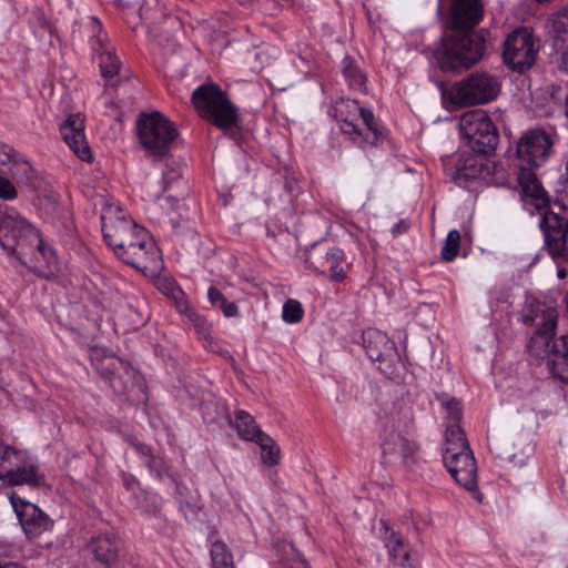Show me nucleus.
Segmentation results:
<instances>
[{
    "label": "nucleus",
    "instance_id": "obj_1",
    "mask_svg": "<svg viewBox=\"0 0 568 568\" xmlns=\"http://www.w3.org/2000/svg\"><path fill=\"white\" fill-rule=\"evenodd\" d=\"M484 14L481 0H453L452 31L442 38L433 55L444 72H460L480 61L485 40L473 29Z\"/></svg>",
    "mask_w": 568,
    "mask_h": 568
},
{
    "label": "nucleus",
    "instance_id": "obj_2",
    "mask_svg": "<svg viewBox=\"0 0 568 568\" xmlns=\"http://www.w3.org/2000/svg\"><path fill=\"white\" fill-rule=\"evenodd\" d=\"M0 245L33 268L50 266L54 261L53 252L45 246L38 230L17 213H6L1 217Z\"/></svg>",
    "mask_w": 568,
    "mask_h": 568
},
{
    "label": "nucleus",
    "instance_id": "obj_3",
    "mask_svg": "<svg viewBox=\"0 0 568 568\" xmlns=\"http://www.w3.org/2000/svg\"><path fill=\"white\" fill-rule=\"evenodd\" d=\"M443 460L455 481L471 491L477 488V464L474 454L458 425L448 426L445 432Z\"/></svg>",
    "mask_w": 568,
    "mask_h": 568
},
{
    "label": "nucleus",
    "instance_id": "obj_4",
    "mask_svg": "<svg viewBox=\"0 0 568 568\" xmlns=\"http://www.w3.org/2000/svg\"><path fill=\"white\" fill-rule=\"evenodd\" d=\"M135 130L140 145L154 161L170 155L179 135L175 124L158 111L141 113Z\"/></svg>",
    "mask_w": 568,
    "mask_h": 568
},
{
    "label": "nucleus",
    "instance_id": "obj_5",
    "mask_svg": "<svg viewBox=\"0 0 568 568\" xmlns=\"http://www.w3.org/2000/svg\"><path fill=\"white\" fill-rule=\"evenodd\" d=\"M191 100L200 116L220 130L229 131L237 126V108L219 85L213 83L200 85L193 91Z\"/></svg>",
    "mask_w": 568,
    "mask_h": 568
},
{
    "label": "nucleus",
    "instance_id": "obj_6",
    "mask_svg": "<svg viewBox=\"0 0 568 568\" xmlns=\"http://www.w3.org/2000/svg\"><path fill=\"white\" fill-rule=\"evenodd\" d=\"M379 438L383 464L399 468L415 464L419 447L413 438L396 429L394 418L384 419Z\"/></svg>",
    "mask_w": 568,
    "mask_h": 568
},
{
    "label": "nucleus",
    "instance_id": "obj_7",
    "mask_svg": "<svg viewBox=\"0 0 568 568\" xmlns=\"http://www.w3.org/2000/svg\"><path fill=\"white\" fill-rule=\"evenodd\" d=\"M500 92L498 79L487 72H474L457 82L449 97L454 104L468 106L484 104L495 100Z\"/></svg>",
    "mask_w": 568,
    "mask_h": 568
},
{
    "label": "nucleus",
    "instance_id": "obj_8",
    "mask_svg": "<svg viewBox=\"0 0 568 568\" xmlns=\"http://www.w3.org/2000/svg\"><path fill=\"white\" fill-rule=\"evenodd\" d=\"M459 129L468 146L475 153H491L499 141L495 124L483 110L466 112L459 120Z\"/></svg>",
    "mask_w": 568,
    "mask_h": 568
},
{
    "label": "nucleus",
    "instance_id": "obj_9",
    "mask_svg": "<svg viewBox=\"0 0 568 568\" xmlns=\"http://www.w3.org/2000/svg\"><path fill=\"white\" fill-rule=\"evenodd\" d=\"M538 50L532 31L520 27L505 39L503 58L511 70L524 72L534 65Z\"/></svg>",
    "mask_w": 568,
    "mask_h": 568
},
{
    "label": "nucleus",
    "instance_id": "obj_10",
    "mask_svg": "<svg viewBox=\"0 0 568 568\" xmlns=\"http://www.w3.org/2000/svg\"><path fill=\"white\" fill-rule=\"evenodd\" d=\"M6 450V459L8 467L1 468L3 474V485L19 486L28 485L39 487L44 481V475L39 471L38 465L32 460L27 452L17 450L16 448L2 443Z\"/></svg>",
    "mask_w": 568,
    "mask_h": 568
},
{
    "label": "nucleus",
    "instance_id": "obj_11",
    "mask_svg": "<svg viewBox=\"0 0 568 568\" xmlns=\"http://www.w3.org/2000/svg\"><path fill=\"white\" fill-rule=\"evenodd\" d=\"M146 232L134 221L126 219L121 210L102 215L103 237L116 255L118 251L134 248L133 243L141 241L142 233Z\"/></svg>",
    "mask_w": 568,
    "mask_h": 568
},
{
    "label": "nucleus",
    "instance_id": "obj_12",
    "mask_svg": "<svg viewBox=\"0 0 568 568\" xmlns=\"http://www.w3.org/2000/svg\"><path fill=\"white\" fill-rule=\"evenodd\" d=\"M112 367L101 369V376L110 383L113 392L130 402H140L145 388L142 376L131 365L115 359Z\"/></svg>",
    "mask_w": 568,
    "mask_h": 568
},
{
    "label": "nucleus",
    "instance_id": "obj_13",
    "mask_svg": "<svg viewBox=\"0 0 568 568\" xmlns=\"http://www.w3.org/2000/svg\"><path fill=\"white\" fill-rule=\"evenodd\" d=\"M552 143L550 135L542 130L525 133L517 143L518 168L534 169L542 165L550 154Z\"/></svg>",
    "mask_w": 568,
    "mask_h": 568
},
{
    "label": "nucleus",
    "instance_id": "obj_14",
    "mask_svg": "<svg viewBox=\"0 0 568 568\" xmlns=\"http://www.w3.org/2000/svg\"><path fill=\"white\" fill-rule=\"evenodd\" d=\"M10 503L29 540H37L52 529L53 520L37 505L21 498L17 494L10 496Z\"/></svg>",
    "mask_w": 568,
    "mask_h": 568
},
{
    "label": "nucleus",
    "instance_id": "obj_15",
    "mask_svg": "<svg viewBox=\"0 0 568 568\" xmlns=\"http://www.w3.org/2000/svg\"><path fill=\"white\" fill-rule=\"evenodd\" d=\"M362 337L367 356L373 362H379L378 368L382 373L392 375L395 372V365L399 362L395 344L378 329H367Z\"/></svg>",
    "mask_w": 568,
    "mask_h": 568
},
{
    "label": "nucleus",
    "instance_id": "obj_16",
    "mask_svg": "<svg viewBox=\"0 0 568 568\" xmlns=\"http://www.w3.org/2000/svg\"><path fill=\"white\" fill-rule=\"evenodd\" d=\"M140 240L133 243L134 248L118 251V257L143 273L159 272L162 268V258L155 242L148 232L142 233Z\"/></svg>",
    "mask_w": 568,
    "mask_h": 568
},
{
    "label": "nucleus",
    "instance_id": "obj_17",
    "mask_svg": "<svg viewBox=\"0 0 568 568\" xmlns=\"http://www.w3.org/2000/svg\"><path fill=\"white\" fill-rule=\"evenodd\" d=\"M517 182L523 204L530 213L548 207L549 196L532 169L519 166Z\"/></svg>",
    "mask_w": 568,
    "mask_h": 568
},
{
    "label": "nucleus",
    "instance_id": "obj_18",
    "mask_svg": "<svg viewBox=\"0 0 568 568\" xmlns=\"http://www.w3.org/2000/svg\"><path fill=\"white\" fill-rule=\"evenodd\" d=\"M546 247L552 258H562L567 255L568 222L552 212H546L540 221Z\"/></svg>",
    "mask_w": 568,
    "mask_h": 568
},
{
    "label": "nucleus",
    "instance_id": "obj_19",
    "mask_svg": "<svg viewBox=\"0 0 568 568\" xmlns=\"http://www.w3.org/2000/svg\"><path fill=\"white\" fill-rule=\"evenodd\" d=\"M60 132L74 154L82 161L91 160V150L84 134V119L80 114H71L60 125Z\"/></svg>",
    "mask_w": 568,
    "mask_h": 568
},
{
    "label": "nucleus",
    "instance_id": "obj_20",
    "mask_svg": "<svg viewBox=\"0 0 568 568\" xmlns=\"http://www.w3.org/2000/svg\"><path fill=\"white\" fill-rule=\"evenodd\" d=\"M544 347L547 365L552 375L561 382L568 383V335L546 342Z\"/></svg>",
    "mask_w": 568,
    "mask_h": 568
},
{
    "label": "nucleus",
    "instance_id": "obj_21",
    "mask_svg": "<svg viewBox=\"0 0 568 568\" xmlns=\"http://www.w3.org/2000/svg\"><path fill=\"white\" fill-rule=\"evenodd\" d=\"M344 108L352 109L353 110V118H345L343 119L344 124L342 126V131L346 134H355V135H362V130L358 129L356 121L362 120L363 124L366 126V129H372L374 126V114L371 110H367L365 108H362L356 100H342L336 108V111L339 115L344 114Z\"/></svg>",
    "mask_w": 568,
    "mask_h": 568
},
{
    "label": "nucleus",
    "instance_id": "obj_22",
    "mask_svg": "<svg viewBox=\"0 0 568 568\" xmlns=\"http://www.w3.org/2000/svg\"><path fill=\"white\" fill-rule=\"evenodd\" d=\"M88 550L97 561L110 568L118 561L120 541L112 535H100L91 539Z\"/></svg>",
    "mask_w": 568,
    "mask_h": 568
},
{
    "label": "nucleus",
    "instance_id": "obj_23",
    "mask_svg": "<svg viewBox=\"0 0 568 568\" xmlns=\"http://www.w3.org/2000/svg\"><path fill=\"white\" fill-rule=\"evenodd\" d=\"M479 153H463L456 162L455 180H474L481 175L484 171V158Z\"/></svg>",
    "mask_w": 568,
    "mask_h": 568
},
{
    "label": "nucleus",
    "instance_id": "obj_24",
    "mask_svg": "<svg viewBox=\"0 0 568 568\" xmlns=\"http://www.w3.org/2000/svg\"><path fill=\"white\" fill-rule=\"evenodd\" d=\"M389 557L397 568H414L407 545L394 531L386 539Z\"/></svg>",
    "mask_w": 568,
    "mask_h": 568
},
{
    "label": "nucleus",
    "instance_id": "obj_25",
    "mask_svg": "<svg viewBox=\"0 0 568 568\" xmlns=\"http://www.w3.org/2000/svg\"><path fill=\"white\" fill-rule=\"evenodd\" d=\"M173 298L176 301V308L181 314H184L195 326L199 333L207 339L209 336V323L205 318L199 315L189 303L183 300V292L179 288H172L171 291Z\"/></svg>",
    "mask_w": 568,
    "mask_h": 568
},
{
    "label": "nucleus",
    "instance_id": "obj_26",
    "mask_svg": "<svg viewBox=\"0 0 568 568\" xmlns=\"http://www.w3.org/2000/svg\"><path fill=\"white\" fill-rule=\"evenodd\" d=\"M234 426L240 438L247 442H256L265 433L256 425L252 415L244 410H239L235 416Z\"/></svg>",
    "mask_w": 568,
    "mask_h": 568
},
{
    "label": "nucleus",
    "instance_id": "obj_27",
    "mask_svg": "<svg viewBox=\"0 0 568 568\" xmlns=\"http://www.w3.org/2000/svg\"><path fill=\"white\" fill-rule=\"evenodd\" d=\"M210 552L213 568H235L233 555L223 541H214Z\"/></svg>",
    "mask_w": 568,
    "mask_h": 568
},
{
    "label": "nucleus",
    "instance_id": "obj_28",
    "mask_svg": "<svg viewBox=\"0 0 568 568\" xmlns=\"http://www.w3.org/2000/svg\"><path fill=\"white\" fill-rule=\"evenodd\" d=\"M255 443L261 447V457L265 465L273 466L278 463L280 447L276 445L272 437H270L267 434H264Z\"/></svg>",
    "mask_w": 568,
    "mask_h": 568
},
{
    "label": "nucleus",
    "instance_id": "obj_29",
    "mask_svg": "<svg viewBox=\"0 0 568 568\" xmlns=\"http://www.w3.org/2000/svg\"><path fill=\"white\" fill-rule=\"evenodd\" d=\"M209 301L215 307H219L226 317H234L239 314L237 305L234 302H227L220 290L211 286L207 291Z\"/></svg>",
    "mask_w": 568,
    "mask_h": 568
},
{
    "label": "nucleus",
    "instance_id": "obj_30",
    "mask_svg": "<svg viewBox=\"0 0 568 568\" xmlns=\"http://www.w3.org/2000/svg\"><path fill=\"white\" fill-rule=\"evenodd\" d=\"M343 73L352 89L357 91H365L366 78L361 72V70L347 58L343 61Z\"/></svg>",
    "mask_w": 568,
    "mask_h": 568
},
{
    "label": "nucleus",
    "instance_id": "obj_31",
    "mask_svg": "<svg viewBox=\"0 0 568 568\" xmlns=\"http://www.w3.org/2000/svg\"><path fill=\"white\" fill-rule=\"evenodd\" d=\"M557 326V316L554 313H549L545 318L542 325L539 327L531 342L534 345L546 346V342H551L550 335L555 333Z\"/></svg>",
    "mask_w": 568,
    "mask_h": 568
},
{
    "label": "nucleus",
    "instance_id": "obj_32",
    "mask_svg": "<svg viewBox=\"0 0 568 568\" xmlns=\"http://www.w3.org/2000/svg\"><path fill=\"white\" fill-rule=\"evenodd\" d=\"M490 452L500 460L509 462L514 465H521L523 458L516 460V454L513 453L511 445L508 440H495L490 445Z\"/></svg>",
    "mask_w": 568,
    "mask_h": 568
},
{
    "label": "nucleus",
    "instance_id": "obj_33",
    "mask_svg": "<svg viewBox=\"0 0 568 568\" xmlns=\"http://www.w3.org/2000/svg\"><path fill=\"white\" fill-rule=\"evenodd\" d=\"M459 244H460L459 231H457V230L449 231L447 234V237L445 240V244L440 252L442 258L447 262L454 261L458 255Z\"/></svg>",
    "mask_w": 568,
    "mask_h": 568
},
{
    "label": "nucleus",
    "instance_id": "obj_34",
    "mask_svg": "<svg viewBox=\"0 0 568 568\" xmlns=\"http://www.w3.org/2000/svg\"><path fill=\"white\" fill-rule=\"evenodd\" d=\"M100 68L104 79L113 78L120 69V60L110 50H105L100 54Z\"/></svg>",
    "mask_w": 568,
    "mask_h": 568
},
{
    "label": "nucleus",
    "instance_id": "obj_35",
    "mask_svg": "<svg viewBox=\"0 0 568 568\" xmlns=\"http://www.w3.org/2000/svg\"><path fill=\"white\" fill-rule=\"evenodd\" d=\"M440 400H442L443 407L447 412V426H452V425L459 426V420L462 418L460 403L455 398L448 397L447 395H443L440 397ZM448 427H446V429Z\"/></svg>",
    "mask_w": 568,
    "mask_h": 568
},
{
    "label": "nucleus",
    "instance_id": "obj_36",
    "mask_svg": "<svg viewBox=\"0 0 568 568\" xmlns=\"http://www.w3.org/2000/svg\"><path fill=\"white\" fill-rule=\"evenodd\" d=\"M304 310L302 304L296 300H288L283 306L282 317L284 322L295 324L302 321Z\"/></svg>",
    "mask_w": 568,
    "mask_h": 568
},
{
    "label": "nucleus",
    "instance_id": "obj_37",
    "mask_svg": "<svg viewBox=\"0 0 568 568\" xmlns=\"http://www.w3.org/2000/svg\"><path fill=\"white\" fill-rule=\"evenodd\" d=\"M8 172L11 173L12 178L16 179L18 183L28 184L33 176V170L26 161H14Z\"/></svg>",
    "mask_w": 568,
    "mask_h": 568
},
{
    "label": "nucleus",
    "instance_id": "obj_38",
    "mask_svg": "<svg viewBox=\"0 0 568 568\" xmlns=\"http://www.w3.org/2000/svg\"><path fill=\"white\" fill-rule=\"evenodd\" d=\"M551 31L556 38L568 33V8L556 12L551 18Z\"/></svg>",
    "mask_w": 568,
    "mask_h": 568
},
{
    "label": "nucleus",
    "instance_id": "obj_39",
    "mask_svg": "<svg viewBox=\"0 0 568 568\" xmlns=\"http://www.w3.org/2000/svg\"><path fill=\"white\" fill-rule=\"evenodd\" d=\"M14 161L13 149L0 142V173L8 172Z\"/></svg>",
    "mask_w": 568,
    "mask_h": 568
},
{
    "label": "nucleus",
    "instance_id": "obj_40",
    "mask_svg": "<svg viewBox=\"0 0 568 568\" xmlns=\"http://www.w3.org/2000/svg\"><path fill=\"white\" fill-rule=\"evenodd\" d=\"M379 133L377 132L376 128L366 129L365 131H362V135H356L354 139L357 141L359 139L358 143L359 145L364 146L365 144L374 145L378 141Z\"/></svg>",
    "mask_w": 568,
    "mask_h": 568
},
{
    "label": "nucleus",
    "instance_id": "obj_41",
    "mask_svg": "<svg viewBox=\"0 0 568 568\" xmlns=\"http://www.w3.org/2000/svg\"><path fill=\"white\" fill-rule=\"evenodd\" d=\"M17 196V191L13 184L3 176H0V199L2 200H13Z\"/></svg>",
    "mask_w": 568,
    "mask_h": 568
},
{
    "label": "nucleus",
    "instance_id": "obj_42",
    "mask_svg": "<svg viewBox=\"0 0 568 568\" xmlns=\"http://www.w3.org/2000/svg\"><path fill=\"white\" fill-rule=\"evenodd\" d=\"M558 202L564 209H568V161L566 164V174L561 189L557 190Z\"/></svg>",
    "mask_w": 568,
    "mask_h": 568
},
{
    "label": "nucleus",
    "instance_id": "obj_43",
    "mask_svg": "<svg viewBox=\"0 0 568 568\" xmlns=\"http://www.w3.org/2000/svg\"><path fill=\"white\" fill-rule=\"evenodd\" d=\"M344 258L343 251L339 248H332L326 254L327 262L332 265H339Z\"/></svg>",
    "mask_w": 568,
    "mask_h": 568
},
{
    "label": "nucleus",
    "instance_id": "obj_44",
    "mask_svg": "<svg viewBox=\"0 0 568 568\" xmlns=\"http://www.w3.org/2000/svg\"><path fill=\"white\" fill-rule=\"evenodd\" d=\"M133 447H134V449H135L138 453H140L142 456H144V457L149 458V459H148V462H146V464H148L149 466H151V462H152V459H151V449H150L146 445H144V444H142V443H133Z\"/></svg>",
    "mask_w": 568,
    "mask_h": 568
},
{
    "label": "nucleus",
    "instance_id": "obj_45",
    "mask_svg": "<svg viewBox=\"0 0 568 568\" xmlns=\"http://www.w3.org/2000/svg\"><path fill=\"white\" fill-rule=\"evenodd\" d=\"M345 274L342 267L339 265H332L331 266V278L335 282H339L344 278Z\"/></svg>",
    "mask_w": 568,
    "mask_h": 568
},
{
    "label": "nucleus",
    "instance_id": "obj_46",
    "mask_svg": "<svg viewBox=\"0 0 568 568\" xmlns=\"http://www.w3.org/2000/svg\"><path fill=\"white\" fill-rule=\"evenodd\" d=\"M0 568H26V567L20 566L16 562H4V564H0Z\"/></svg>",
    "mask_w": 568,
    "mask_h": 568
},
{
    "label": "nucleus",
    "instance_id": "obj_47",
    "mask_svg": "<svg viewBox=\"0 0 568 568\" xmlns=\"http://www.w3.org/2000/svg\"><path fill=\"white\" fill-rule=\"evenodd\" d=\"M343 110H344V114L342 116H344V119L345 118H349V119L353 118V110L352 109L344 108Z\"/></svg>",
    "mask_w": 568,
    "mask_h": 568
},
{
    "label": "nucleus",
    "instance_id": "obj_48",
    "mask_svg": "<svg viewBox=\"0 0 568 568\" xmlns=\"http://www.w3.org/2000/svg\"><path fill=\"white\" fill-rule=\"evenodd\" d=\"M561 54H562V59L565 61H567V59H568V49H565Z\"/></svg>",
    "mask_w": 568,
    "mask_h": 568
},
{
    "label": "nucleus",
    "instance_id": "obj_49",
    "mask_svg": "<svg viewBox=\"0 0 568 568\" xmlns=\"http://www.w3.org/2000/svg\"><path fill=\"white\" fill-rule=\"evenodd\" d=\"M565 104H566V115L568 118V92H567V95H566Z\"/></svg>",
    "mask_w": 568,
    "mask_h": 568
},
{
    "label": "nucleus",
    "instance_id": "obj_50",
    "mask_svg": "<svg viewBox=\"0 0 568 568\" xmlns=\"http://www.w3.org/2000/svg\"><path fill=\"white\" fill-rule=\"evenodd\" d=\"M558 276H559V277H565V276H566V272H565V270H559V271H558Z\"/></svg>",
    "mask_w": 568,
    "mask_h": 568
}]
</instances>
